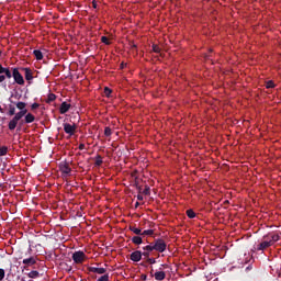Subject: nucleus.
<instances>
[{"label":"nucleus","instance_id":"2f4dec72","mask_svg":"<svg viewBox=\"0 0 281 281\" xmlns=\"http://www.w3.org/2000/svg\"><path fill=\"white\" fill-rule=\"evenodd\" d=\"M153 52L155 54H161V48L158 45L154 44L153 45Z\"/></svg>","mask_w":281,"mask_h":281},{"label":"nucleus","instance_id":"6e6552de","mask_svg":"<svg viewBox=\"0 0 281 281\" xmlns=\"http://www.w3.org/2000/svg\"><path fill=\"white\" fill-rule=\"evenodd\" d=\"M263 240H268L270 243V246L273 245V243H278L280 240V235L278 234H269L263 236Z\"/></svg>","mask_w":281,"mask_h":281},{"label":"nucleus","instance_id":"3c124183","mask_svg":"<svg viewBox=\"0 0 281 281\" xmlns=\"http://www.w3.org/2000/svg\"><path fill=\"white\" fill-rule=\"evenodd\" d=\"M0 56H1V50H0Z\"/></svg>","mask_w":281,"mask_h":281},{"label":"nucleus","instance_id":"37998d69","mask_svg":"<svg viewBox=\"0 0 281 281\" xmlns=\"http://www.w3.org/2000/svg\"><path fill=\"white\" fill-rule=\"evenodd\" d=\"M85 148H86L85 144L81 143V144L79 145V150H85Z\"/></svg>","mask_w":281,"mask_h":281},{"label":"nucleus","instance_id":"72a5a7b5","mask_svg":"<svg viewBox=\"0 0 281 281\" xmlns=\"http://www.w3.org/2000/svg\"><path fill=\"white\" fill-rule=\"evenodd\" d=\"M104 135H105V137H111V135H112L111 127H105L104 128Z\"/></svg>","mask_w":281,"mask_h":281},{"label":"nucleus","instance_id":"ddd939ff","mask_svg":"<svg viewBox=\"0 0 281 281\" xmlns=\"http://www.w3.org/2000/svg\"><path fill=\"white\" fill-rule=\"evenodd\" d=\"M268 247H271V241L266 239L265 241L257 245V251H265V249H268Z\"/></svg>","mask_w":281,"mask_h":281},{"label":"nucleus","instance_id":"c03bdc74","mask_svg":"<svg viewBox=\"0 0 281 281\" xmlns=\"http://www.w3.org/2000/svg\"><path fill=\"white\" fill-rule=\"evenodd\" d=\"M137 200H138V201H144V195L138 194V195H137Z\"/></svg>","mask_w":281,"mask_h":281},{"label":"nucleus","instance_id":"79ce46f5","mask_svg":"<svg viewBox=\"0 0 281 281\" xmlns=\"http://www.w3.org/2000/svg\"><path fill=\"white\" fill-rule=\"evenodd\" d=\"M5 81V75H0V83Z\"/></svg>","mask_w":281,"mask_h":281},{"label":"nucleus","instance_id":"6ab92c4d","mask_svg":"<svg viewBox=\"0 0 281 281\" xmlns=\"http://www.w3.org/2000/svg\"><path fill=\"white\" fill-rule=\"evenodd\" d=\"M33 55L35 56L36 60H43V52L35 49L33 50Z\"/></svg>","mask_w":281,"mask_h":281},{"label":"nucleus","instance_id":"bb28decb","mask_svg":"<svg viewBox=\"0 0 281 281\" xmlns=\"http://www.w3.org/2000/svg\"><path fill=\"white\" fill-rule=\"evenodd\" d=\"M266 89H276V83L273 82V80H269L268 82H266Z\"/></svg>","mask_w":281,"mask_h":281},{"label":"nucleus","instance_id":"7ed1b4c3","mask_svg":"<svg viewBox=\"0 0 281 281\" xmlns=\"http://www.w3.org/2000/svg\"><path fill=\"white\" fill-rule=\"evenodd\" d=\"M154 244V249L155 251H158V254H164L166 251L168 245L166 244V240L158 238L155 239Z\"/></svg>","mask_w":281,"mask_h":281},{"label":"nucleus","instance_id":"8fccbe9b","mask_svg":"<svg viewBox=\"0 0 281 281\" xmlns=\"http://www.w3.org/2000/svg\"><path fill=\"white\" fill-rule=\"evenodd\" d=\"M143 280H146V276H143Z\"/></svg>","mask_w":281,"mask_h":281},{"label":"nucleus","instance_id":"aec40b11","mask_svg":"<svg viewBox=\"0 0 281 281\" xmlns=\"http://www.w3.org/2000/svg\"><path fill=\"white\" fill-rule=\"evenodd\" d=\"M130 232H133V234H136V236H142L140 228H137L135 226H130Z\"/></svg>","mask_w":281,"mask_h":281},{"label":"nucleus","instance_id":"c85d7f7f","mask_svg":"<svg viewBox=\"0 0 281 281\" xmlns=\"http://www.w3.org/2000/svg\"><path fill=\"white\" fill-rule=\"evenodd\" d=\"M5 76L4 77H7V78H13V72L12 71H10V68H7V69H4V72H3Z\"/></svg>","mask_w":281,"mask_h":281},{"label":"nucleus","instance_id":"1a4fd4ad","mask_svg":"<svg viewBox=\"0 0 281 281\" xmlns=\"http://www.w3.org/2000/svg\"><path fill=\"white\" fill-rule=\"evenodd\" d=\"M142 256H144L142 251L136 250L130 255V259L132 260V262H139V260H142Z\"/></svg>","mask_w":281,"mask_h":281},{"label":"nucleus","instance_id":"9b49d317","mask_svg":"<svg viewBox=\"0 0 281 281\" xmlns=\"http://www.w3.org/2000/svg\"><path fill=\"white\" fill-rule=\"evenodd\" d=\"M71 109V104L67 103V102H63L59 106V113L61 115H65V113L69 112V110Z\"/></svg>","mask_w":281,"mask_h":281},{"label":"nucleus","instance_id":"cd10ccee","mask_svg":"<svg viewBox=\"0 0 281 281\" xmlns=\"http://www.w3.org/2000/svg\"><path fill=\"white\" fill-rule=\"evenodd\" d=\"M153 234H155V231L147 229V231L142 232L140 236H153Z\"/></svg>","mask_w":281,"mask_h":281},{"label":"nucleus","instance_id":"e433bc0d","mask_svg":"<svg viewBox=\"0 0 281 281\" xmlns=\"http://www.w3.org/2000/svg\"><path fill=\"white\" fill-rule=\"evenodd\" d=\"M5 278V270L3 268H0V281H2Z\"/></svg>","mask_w":281,"mask_h":281},{"label":"nucleus","instance_id":"a18cd8bd","mask_svg":"<svg viewBox=\"0 0 281 281\" xmlns=\"http://www.w3.org/2000/svg\"><path fill=\"white\" fill-rule=\"evenodd\" d=\"M251 269H252V267H251V266H248V267L246 268V271H251Z\"/></svg>","mask_w":281,"mask_h":281},{"label":"nucleus","instance_id":"393cba45","mask_svg":"<svg viewBox=\"0 0 281 281\" xmlns=\"http://www.w3.org/2000/svg\"><path fill=\"white\" fill-rule=\"evenodd\" d=\"M187 216L189 218H196V213H194V211L190 209V210H187Z\"/></svg>","mask_w":281,"mask_h":281},{"label":"nucleus","instance_id":"b1692460","mask_svg":"<svg viewBox=\"0 0 281 281\" xmlns=\"http://www.w3.org/2000/svg\"><path fill=\"white\" fill-rule=\"evenodd\" d=\"M8 155V146H0V157Z\"/></svg>","mask_w":281,"mask_h":281},{"label":"nucleus","instance_id":"412c9836","mask_svg":"<svg viewBox=\"0 0 281 281\" xmlns=\"http://www.w3.org/2000/svg\"><path fill=\"white\" fill-rule=\"evenodd\" d=\"M103 162H104V161L102 160V156L97 155L94 166H97L98 168H100V166H102Z\"/></svg>","mask_w":281,"mask_h":281},{"label":"nucleus","instance_id":"7c9ffc66","mask_svg":"<svg viewBox=\"0 0 281 281\" xmlns=\"http://www.w3.org/2000/svg\"><path fill=\"white\" fill-rule=\"evenodd\" d=\"M145 260H146L149 265H156V263H157V259H155V258L145 257Z\"/></svg>","mask_w":281,"mask_h":281},{"label":"nucleus","instance_id":"20e7f679","mask_svg":"<svg viewBox=\"0 0 281 281\" xmlns=\"http://www.w3.org/2000/svg\"><path fill=\"white\" fill-rule=\"evenodd\" d=\"M72 260L75 265H82L87 260V255L85 251L78 250L72 254Z\"/></svg>","mask_w":281,"mask_h":281},{"label":"nucleus","instance_id":"09e8293b","mask_svg":"<svg viewBox=\"0 0 281 281\" xmlns=\"http://www.w3.org/2000/svg\"><path fill=\"white\" fill-rule=\"evenodd\" d=\"M133 47L136 49V48H137V45L134 44Z\"/></svg>","mask_w":281,"mask_h":281},{"label":"nucleus","instance_id":"ea45409f","mask_svg":"<svg viewBox=\"0 0 281 281\" xmlns=\"http://www.w3.org/2000/svg\"><path fill=\"white\" fill-rule=\"evenodd\" d=\"M92 8L95 10L98 9V2L95 0L92 1Z\"/></svg>","mask_w":281,"mask_h":281},{"label":"nucleus","instance_id":"4be33fe9","mask_svg":"<svg viewBox=\"0 0 281 281\" xmlns=\"http://www.w3.org/2000/svg\"><path fill=\"white\" fill-rule=\"evenodd\" d=\"M38 276H41V273H38V271L36 270H32L31 272H29L27 277L31 278V279H36L38 278Z\"/></svg>","mask_w":281,"mask_h":281},{"label":"nucleus","instance_id":"a211bd4d","mask_svg":"<svg viewBox=\"0 0 281 281\" xmlns=\"http://www.w3.org/2000/svg\"><path fill=\"white\" fill-rule=\"evenodd\" d=\"M143 251H149V254H153V251H155V245L150 243L149 245L143 247Z\"/></svg>","mask_w":281,"mask_h":281},{"label":"nucleus","instance_id":"dca6fc26","mask_svg":"<svg viewBox=\"0 0 281 281\" xmlns=\"http://www.w3.org/2000/svg\"><path fill=\"white\" fill-rule=\"evenodd\" d=\"M16 109H19V111H27V109H25L27 106V103L23 102V101H19L15 103Z\"/></svg>","mask_w":281,"mask_h":281},{"label":"nucleus","instance_id":"a19ab883","mask_svg":"<svg viewBox=\"0 0 281 281\" xmlns=\"http://www.w3.org/2000/svg\"><path fill=\"white\" fill-rule=\"evenodd\" d=\"M5 69H7V68H4V67L0 64V75H1V74H4Z\"/></svg>","mask_w":281,"mask_h":281},{"label":"nucleus","instance_id":"f8f14e48","mask_svg":"<svg viewBox=\"0 0 281 281\" xmlns=\"http://www.w3.org/2000/svg\"><path fill=\"white\" fill-rule=\"evenodd\" d=\"M153 278H155V280L157 281H164L166 280V272L165 271H156L154 274L153 272H150Z\"/></svg>","mask_w":281,"mask_h":281},{"label":"nucleus","instance_id":"49530a36","mask_svg":"<svg viewBox=\"0 0 281 281\" xmlns=\"http://www.w3.org/2000/svg\"><path fill=\"white\" fill-rule=\"evenodd\" d=\"M23 123H24V122H23V121H21V122H20V126H23Z\"/></svg>","mask_w":281,"mask_h":281},{"label":"nucleus","instance_id":"f3484780","mask_svg":"<svg viewBox=\"0 0 281 281\" xmlns=\"http://www.w3.org/2000/svg\"><path fill=\"white\" fill-rule=\"evenodd\" d=\"M132 243L134 245H142V243H144V239L142 238V236H134L132 237Z\"/></svg>","mask_w":281,"mask_h":281},{"label":"nucleus","instance_id":"423d86ee","mask_svg":"<svg viewBox=\"0 0 281 281\" xmlns=\"http://www.w3.org/2000/svg\"><path fill=\"white\" fill-rule=\"evenodd\" d=\"M78 128V125L76 124H69V123H64V132L66 135H69L70 137L76 135V131Z\"/></svg>","mask_w":281,"mask_h":281},{"label":"nucleus","instance_id":"f704fd0d","mask_svg":"<svg viewBox=\"0 0 281 281\" xmlns=\"http://www.w3.org/2000/svg\"><path fill=\"white\" fill-rule=\"evenodd\" d=\"M143 194H145L146 196H149V194H150V187L146 186L145 189L143 190Z\"/></svg>","mask_w":281,"mask_h":281},{"label":"nucleus","instance_id":"a878e982","mask_svg":"<svg viewBox=\"0 0 281 281\" xmlns=\"http://www.w3.org/2000/svg\"><path fill=\"white\" fill-rule=\"evenodd\" d=\"M54 100H56V94L49 93L47 97L46 103L50 104V102H54Z\"/></svg>","mask_w":281,"mask_h":281},{"label":"nucleus","instance_id":"5701e85b","mask_svg":"<svg viewBox=\"0 0 281 281\" xmlns=\"http://www.w3.org/2000/svg\"><path fill=\"white\" fill-rule=\"evenodd\" d=\"M8 115H10L11 117H12V115H16V108H14V105H12V104L9 105Z\"/></svg>","mask_w":281,"mask_h":281},{"label":"nucleus","instance_id":"4468645a","mask_svg":"<svg viewBox=\"0 0 281 281\" xmlns=\"http://www.w3.org/2000/svg\"><path fill=\"white\" fill-rule=\"evenodd\" d=\"M36 120V116L32 113H26L24 116V124H32Z\"/></svg>","mask_w":281,"mask_h":281},{"label":"nucleus","instance_id":"39448f33","mask_svg":"<svg viewBox=\"0 0 281 281\" xmlns=\"http://www.w3.org/2000/svg\"><path fill=\"white\" fill-rule=\"evenodd\" d=\"M12 71L14 82L23 87V85H25V79L23 78V75H21V72L19 71V68H12Z\"/></svg>","mask_w":281,"mask_h":281},{"label":"nucleus","instance_id":"58836bf2","mask_svg":"<svg viewBox=\"0 0 281 281\" xmlns=\"http://www.w3.org/2000/svg\"><path fill=\"white\" fill-rule=\"evenodd\" d=\"M38 106H41V104H38V103H33V104L31 105V109H32V111H36V109H38Z\"/></svg>","mask_w":281,"mask_h":281},{"label":"nucleus","instance_id":"c9c22d12","mask_svg":"<svg viewBox=\"0 0 281 281\" xmlns=\"http://www.w3.org/2000/svg\"><path fill=\"white\" fill-rule=\"evenodd\" d=\"M97 281H109V273L101 276Z\"/></svg>","mask_w":281,"mask_h":281},{"label":"nucleus","instance_id":"c756f323","mask_svg":"<svg viewBox=\"0 0 281 281\" xmlns=\"http://www.w3.org/2000/svg\"><path fill=\"white\" fill-rule=\"evenodd\" d=\"M111 93H113V91L109 87H105L104 88V95L106 98H111Z\"/></svg>","mask_w":281,"mask_h":281},{"label":"nucleus","instance_id":"f03ea898","mask_svg":"<svg viewBox=\"0 0 281 281\" xmlns=\"http://www.w3.org/2000/svg\"><path fill=\"white\" fill-rule=\"evenodd\" d=\"M59 172L61 173L63 179H67V177H71V167L69 162L61 161L59 162Z\"/></svg>","mask_w":281,"mask_h":281},{"label":"nucleus","instance_id":"2eb2a0df","mask_svg":"<svg viewBox=\"0 0 281 281\" xmlns=\"http://www.w3.org/2000/svg\"><path fill=\"white\" fill-rule=\"evenodd\" d=\"M23 265H25L26 267H32L34 265H36V258L34 257H30L27 259H23Z\"/></svg>","mask_w":281,"mask_h":281},{"label":"nucleus","instance_id":"9d476101","mask_svg":"<svg viewBox=\"0 0 281 281\" xmlns=\"http://www.w3.org/2000/svg\"><path fill=\"white\" fill-rule=\"evenodd\" d=\"M88 271H90V273H98L99 276H104V273H106L105 268L89 267Z\"/></svg>","mask_w":281,"mask_h":281},{"label":"nucleus","instance_id":"473e14b6","mask_svg":"<svg viewBox=\"0 0 281 281\" xmlns=\"http://www.w3.org/2000/svg\"><path fill=\"white\" fill-rule=\"evenodd\" d=\"M101 43H104V45H111V41H109V37L106 36L101 37Z\"/></svg>","mask_w":281,"mask_h":281},{"label":"nucleus","instance_id":"0eeeda50","mask_svg":"<svg viewBox=\"0 0 281 281\" xmlns=\"http://www.w3.org/2000/svg\"><path fill=\"white\" fill-rule=\"evenodd\" d=\"M21 71H24V78L26 81H29V85H32V80H34V71H32V68H20Z\"/></svg>","mask_w":281,"mask_h":281},{"label":"nucleus","instance_id":"de8ad7c7","mask_svg":"<svg viewBox=\"0 0 281 281\" xmlns=\"http://www.w3.org/2000/svg\"><path fill=\"white\" fill-rule=\"evenodd\" d=\"M138 205H139V202H136L135 207H137Z\"/></svg>","mask_w":281,"mask_h":281},{"label":"nucleus","instance_id":"f257e3e1","mask_svg":"<svg viewBox=\"0 0 281 281\" xmlns=\"http://www.w3.org/2000/svg\"><path fill=\"white\" fill-rule=\"evenodd\" d=\"M25 115H27V111H20L18 113H15L13 119L8 124L9 131H14V128H16L19 122H21V120H23V117H25Z\"/></svg>","mask_w":281,"mask_h":281},{"label":"nucleus","instance_id":"4c0bfd02","mask_svg":"<svg viewBox=\"0 0 281 281\" xmlns=\"http://www.w3.org/2000/svg\"><path fill=\"white\" fill-rule=\"evenodd\" d=\"M142 254H143L144 259L145 258H150V251L144 250Z\"/></svg>","mask_w":281,"mask_h":281}]
</instances>
